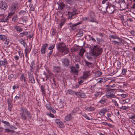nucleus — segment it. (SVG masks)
Returning a JSON list of instances; mask_svg holds the SVG:
<instances>
[{
	"instance_id": "nucleus-48",
	"label": "nucleus",
	"mask_w": 135,
	"mask_h": 135,
	"mask_svg": "<svg viewBox=\"0 0 135 135\" xmlns=\"http://www.w3.org/2000/svg\"><path fill=\"white\" fill-rule=\"evenodd\" d=\"M2 123L6 125H7V126H9V124H10L9 123V122H7V121H6L4 120H2Z\"/></svg>"
},
{
	"instance_id": "nucleus-41",
	"label": "nucleus",
	"mask_w": 135,
	"mask_h": 135,
	"mask_svg": "<svg viewBox=\"0 0 135 135\" xmlns=\"http://www.w3.org/2000/svg\"><path fill=\"white\" fill-rule=\"evenodd\" d=\"M46 114L48 116L52 118H54L55 117L54 115L53 114L49 112L46 113Z\"/></svg>"
},
{
	"instance_id": "nucleus-45",
	"label": "nucleus",
	"mask_w": 135,
	"mask_h": 135,
	"mask_svg": "<svg viewBox=\"0 0 135 135\" xmlns=\"http://www.w3.org/2000/svg\"><path fill=\"white\" fill-rule=\"evenodd\" d=\"M127 71V69H123L122 71L121 74L123 75H125Z\"/></svg>"
},
{
	"instance_id": "nucleus-51",
	"label": "nucleus",
	"mask_w": 135,
	"mask_h": 135,
	"mask_svg": "<svg viewBox=\"0 0 135 135\" xmlns=\"http://www.w3.org/2000/svg\"><path fill=\"white\" fill-rule=\"evenodd\" d=\"M130 100L129 99H127L125 100H123L122 102L123 103V104H125V103H128L130 101Z\"/></svg>"
},
{
	"instance_id": "nucleus-28",
	"label": "nucleus",
	"mask_w": 135,
	"mask_h": 135,
	"mask_svg": "<svg viewBox=\"0 0 135 135\" xmlns=\"http://www.w3.org/2000/svg\"><path fill=\"white\" fill-rule=\"evenodd\" d=\"M19 41L20 42V43L24 47H26V44L23 39H21L19 40Z\"/></svg>"
},
{
	"instance_id": "nucleus-62",
	"label": "nucleus",
	"mask_w": 135,
	"mask_h": 135,
	"mask_svg": "<svg viewBox=\"0 0 135 135\" xmlns=\"http://www.w3.org/2000/svg\"><path fill=\"white\" fill-rule=\"evenodd\" d=\"M58 125L61 128H63L64 127V125L63 123L61 122Z\"/></svg>"
},
{
	"instance_id": "nucleus-33",
	"label": "nucleus",
	"mask_w": 135,
	"mask_h": 135,
	"mask_svg": "<svg viewBox=\"0 0 135 135\" xmlns=\"http://www.w3.org/2000/svg\"><path fill=\"white\" fill-rule=\"evenodd\" d=\"M129 108V106H122L119 107V109H120L122 110H126L127 109Z\"/></svg>"
},
{
	"instance_id": "nucleus-27",
	"label": "nucleus",
	"mask_w": 135,
	"mask_h": 135,
	"mask_svg": "<svg viewBox=\"0 0 135 135\" xmlns=\"http://www.w3.org/2000/svg\"><path fill=\"white\" fill-rule=\"evenodd\" d=\"M29 79L31 83H35V81L33 76L29 77Z\"/></svg>"
},
{
	"instance_id": "nucleus-9",
	"label": "nucleus",
	"mask_w": 135,
	"mask_h": 135,
	"mask_svg": "<svg viewBox=\"0 0 135 135\" xmlns=\"http://www.w3.org/2000/svg\"><path fill=\"white\" fill-rule=\"evenodd\" d=\"M48 46V44L47 43L44 44L41 46V52L42 54H45L47 49Z\"/></svg>"
},
{
	"instance_id": "nucleus-2",
	"label": "nucleus",
	"mask_w": 135,
	"mask_h": 135,
	"mask_svg": "<svg viewBox=\"0 0 135 135\" xmlns=\"http://www.w3.org/2000/svg\"><path fill=\"white\" fill-rule=\"evenodd\" d=\"M102 52V49L97 45L94 47L91 55L93 56H97L101 54Z\"/></svg>"
},
{
	"instance_id": "nucleus-52",
	"label": "nucleus",
	"mask_w": 135,
	"mask_h": 135,
	"mask_svg": "<svg viewBox=\"0 0 135 135\" xmlns=\"http://www.w3.org/2000/svg\"><path fill=\"white\" fill-rule=\"evenodd\" d=\"M86 64L89 67H92L93 66V64L91 63L86 62Z\"/></svg>"
},
{
	"instance_id": "nucleus-58",
	"label": "nucleus",
	"mask_w": 135,
	"mask_h": 135,
	"mask_svg": "<svg viewBox=\"0 0 135 135\" xmlns=\"http://www.w3.org/2000/svg\"><path fill=\"white\" fill-rule=\"evenodd\" d=\"M56 33V30L55 29L53 28L52 29V34L53 35H55Z\"/></svg>"
},
{
	"instance_id": "nucleus-17",
	"label": "nucleus",
	"mask_w": 135,
	"mask_h": 135,
	"mask_svg": "<svg viewBox=\"0 0 135 135\" xmlns=\"http://www.w3.org/2000/svg\"><path fill=\"white\" fill-rule=\"evenodd\" d=\"M114 89H109L108 90L106 91V95L107 97H108V94L109 95L112 94L113 93H115V92L114 91Z\"/></svg>"
},
{
	"instance_id": "nucleus-21",
	"label": "nucleus",
	"mask_w": 135,
	"mask_h": 135,
	"mask_svg": "<svg viewBox=\"0 0 135 135\" xmlns=\"http://www.w3.org/2000/svg\"><path fill=\"white\" fill-rule=\"evenodd\" d=\"M71 71L74 74H77L78 73V70L75 67H73L71 68Z\"/></svg>"
},
{
	"instance_id": "nucleus-1",
	"label": "nucleus",
	"mask_w": 135,
	"mask_h": 135,
	"mask_svg": "<svg viewBox=\"0 0 135 135\" xmlns=\"http://www.w3.org/2000/svg\"><path fill=\"white\" fill-rule=\"evenodd\" d=\"M57 46V49L63 55L69 53V49L64 43L60 42Z\"/></svg>"
},
{
	"instance_id": "nucleus-31",
	"label": "nucleus",
	"mask_w": 135,
	"mask_h": 135,
	"mask_svg": "<svg viewBox=\"0 0 135 135\" xmlns=\"http://www.w3.org/2000/svg\"><path fill=\"white\" fill-rule=\"evenodd\" d=\"M20 79L22 81H23L25 82L26 81V79L23 74H22L21 75V76L20 78Z\"/></svg>"
},
{
	"instance_id": "nucleus-42",
	"label": "nucleus",
	"mask_w": 135,
	"mask_h": 135,
	"mask_svg": "<svg viewBox=\"0 0 135 135\" xmlns=\"http://www.w3.org/2000/svg\"><path fill=\"white\" fill-rule=\"evenodd\" d=\"M80 23L79 22L75 24H72L71 23H69V25L70 26V27L75 26L80 24Z\"/></svg>"
},
{
	"instance_id": "nucleus-25",
	"label": "nucleus",
	"mask_w": 135,
	"mask_h": 135,
	"mask_svg": "<svg viewBox=\"0 0 135 135\" xmlns=\"http://www.w3.org/2000/svg\"><path fill=\"white\" fill-rule=\"evenodd\" d=\"M66 22V19L65 18L63 19L60 23V28H61L62 26Z\"/></svg>"
},
{
	"instance_id": "nucleus-15",
	"label": "nucleus",
	"mask_w": 135,
	"mask_h": 135,
	"mask_svg": "<svg viewBox=\"0 0 135 135\" xmlns=\"http://www.w3.org/2000/svg\"><path fill=\"white\" fill-rule=\"evenodd\" d=\"M85 109L87 111H92L95 110V108L91 106L86 107L85 108Z\"/></svg>"
},
{
	"instance_id": "nucleus-59",
	"label": "nucleus",
	"mask_w": 135,
	"mask_h": 135,
	"mask_svg": "<svg viewBox=\"0 0 135 135\" xmlns=\"http://www.w3.org/2000/svg\"><path fill=\"white\" fill-rule=\"evenodd\" d=\"M29 7L31 10L33 11L34 10L33 6V4H30Z\"/></svg>"
},
{
	"instance_id": "nucleus-24",
	"label": "nucleus",
	"mask_w": 135,
	"mask_h": 135,
	"mask_svg": "<svg viewBox=\"0 0 135 135\" xmlns=\"http://www.w3.org/2000/svg\"><path fill=\"white\" fill-rule=\"evenodd\" d=\"M105 81V79L104 78H100L98 79L97 82L99 83H101L104 82Z\"/></svg>"
},
{
	"instance_id": "nucleus-60",
	"label": "nucleus",
	"mask_w": 135,
	"mask_h": 135,
	"mask_svg": "<svg viewBox=\"0 0 135 135\" xmlns=\"http://www.w3.org/2000/svg\"><path fill=\"white\" fill-rule=\"evenodd\" d=\"M76 113V112H75L74 110H72L70 113L69 114L70 115L72 116V117H73V115H75Z\"/></svg>"
},
{
	"instance_id": "nucleus-56",
	"label": "nucleus",
	"mask_w": 135,
	"mask_h": 135,
	"mask_svg": "<svg viewBox=\"0 0 135 135\" xmlns=\"http://www.w3.org/2000/svg\"><path fill=\"white\" fill-rule=\"evenodd\" d=\"M26 12L23 10L21 11L19 13V14L20 15H24L26 13Z\"/></svg>"
},
{
	"instance_id": "nucleus-50",
	"label": "nucleus",
	"mask_w": 135,
	"mask_h": 135,
	"mask_svg": "<svg viewBox=\"0 0 135 135\" xmlns=\"http://www.w3.org/2000/svg\"><path fill=\"white\" fill-rule=\"evenodd\" d=\"M122 24L124 26H127L128 25V23L127 21H125L122 22Z\"/></svg>"
},
{
	"instance_id": "nucleus-44",
	"label": "nucleus",
	"mask_w": 135,
	"mask_h": 135,
	"mask_svg": "<svg viewBox=\"0 0 135 135\" xmlns=\"http://www.w3.org/2000/svg\"><path fill=\"white\" fill-rule=\"evenodd\" d=\"M55 44H52L48 48V49L49 50H52L55 47Z\"/></svg>"
},
{
	"instance_id": "nucleus-57",
	"label": "nucleus",
	"mask_w": 135,
	"mask_h": 135,
	"mask_svg": "<svg viewBox=\"0 0 135 135\" xmlns=\"http://www.w3.org/2000/svg\"><path fill=\"white\" fill-rule=\"evenodd\" d=\"M12 108V104H8V109L9 111H11V109Z\"/></svg>"
},
{
	"instance_id": "nucleus-64",
	"label": "nucleus",
	"mask_w": 135,
	"mask_h": 135,
	"mask_svg": "<svg viewBox=\"0 0 135 135\" xmlns=\"http://www.w3.org/2000/svg\"><path fill=\"white\" fill-rule=\"evenodd\" d=\"M7 102L8 104H11L12 101L10 98H8L7 99Z\"/></svg>"
},
{
	"instance_id": "nucleus-39",
	"label": "nucleus",
	"mask_w": 135,
	"mask_h": 135,
	"mask_svg": "<svg viewBox=\"0 0 135 135\" xmlns=\"http://www.w3.org/2000/svg\"><path fill=\"white\" fill-rule=\"evenodd\" d=\"M6 38V36L3 35H0V39L1 40L4 41Z\"/></svg>"
},
{
	"instance_id": "nucleus-12",
	"label": "nucleus",
	"mask_w": 135,
	"mask_h": 135,
	"mask_svg": "<svg viewBox=\"0 0 135 135\" xmlns=\"http://www.w3.org/2000/svg\"><path fill=\"white\" fill-rule=\"evenodd\" d=\"M7 64L8 62L6 58H4L3 60L0 61V65L1 66L6 67Z\"/></svg>"
},
{
	"instance_id": "nucleus-30",
	"label": "nucleus",
	"mask_w": 135,
	"mask_h": 135,
	"mask_svg": "<svg viewBox=\"0 0 135 135\" xmlns=\"http://www.w3.org/2000/svg\"><path fill=\"white\" fill-rule=\"evenodd\" d=\"M18 17L17 15H15L12 18V20L13 21L15 22H16L17 21Z\"/></svg>"
},
{
	"instance_id": "nucleus-29",
	"label": "nucleus",
	"mask_w": 135,
	"mask_h": 135,
	"mask_svg": "<svg viewBox=\"0 0 135 135\" xmlns=\"http://www.w3.org/2000/svg\"><path fill=\"white\" fill-rule=\"evenodd\" d=\"M54 71L55 72H60V69L59 67H54Z\"/></svg>"
},
{
	"instance_id": "nucleus-11",
	"label": "nucleus",
	"mask_w": 135,
	"mask_h": 135,
	"mask_svg": "<svg viewBox=\"0 0 135 135\" xmlns=\"http://www.w3.org/2000/svg\"><path fill=\"white\" fill-rule=\"evenodd\" d=\"M62 65L65 66H68L69 65V61L67 58L62 59Z\"/></svg>"
},
{
	"instance_id": "nucleus-8",
	"label": "nucleus",
	"mask_w": 135,
	"mask_h": 135,
	"mask_svg": "<svg viewBox=\"0 0 135 135\" xmlns=\"http://www.w3.org/2000/svg\"><path fill=\"white\" fill-rule=\"evenodd\" d=\"M75 95L80 98H86V97L85 94L81 91H80L79 92H76Z\"/></svg>"
},
{
	"instance_id": "nucleus-34",
	"label": "nucleus",
	"mask_w": 135,
	"mask_h": 135,
	"mask_svg": "<svg viewBox=\"0 0 135 135\" xmlns=\"http://www.w3.org/2000/svg\"><path fill=\"white\" fill-rule=\"evenodd\" d=\"M8 20V18L7 17L3 18H1V20H0V22H5L7 21Z\"/></svg>"
},
{
	"instance_id": "nucleus-14",
	"label": "nucleus",
	"mask_w": 135,
	"mask_h": 135,
	"mask_svg": "<svg viewBox=\"0 0 135 135\" xmlns=\"http://www.w3.org/2000/svg\"><path fill=\"white\" fill-rule=\"evenodd\" d=\"M107 108H103L99 111V114L101 115H103L107 112Z\"/></svg>"
},
{
	"instance_id": "nucleus-37",
	"label": "nucleus",
	"mask_w": 135,
	"mask_h": 135,
	"mask_svg": "<svg viewBox=\"0 0 135 135\" xmlns=\"http://www.w3.org/2000/svg\"><path fill=\"white\" fill-rule=\"evenodd\" d=\"M14 76V75L12 74H11L8 76V79L10 81H12L13 79Z\"/></svg>"
},
{
	"instance_id": "nucleus-55",
	"label": "nucleus",
	"mask_w": 135,
	"mask_h": 135,
	"mask_svg": "<svg viewBox=\"0 0 135 135\" xmlns=\"http://www.w3.org/2000/svg\"><path fill=\"white\" fill-rule=\"evenodd\" d=\"M83 32L82 31H81L79 32V33H78L77 35L79 37L83 35Z\"/></svg>"
},
{
	"instance_id": "nucleus-13",
	"label": "nucleus",
	"mask_w": 135,
	"mask_h": 135,
	"mask_svg": "<svg viewBox=\"0 0 135 135\" xmlns=\"http://www.w3.org/2000/svg\"><path fill=\"white\" fill-rule=\"evenodd\" d=\"M90 75V74L89 71H86L83 73V74L82 77V78L83 79H85Z\"/></svg>"
},
{
	"instance_id": "nucleus-54",
	"label": "nucleus",
	"mask_w": 135,
	"mask_h": 135,
	"mask_svg": "<svg viewBox=\"0 0 135 135\" xmlns=\"http://www.w3.org/2000/svg\"><path fill=\"white\" fill-rule=\"evenodd\" d=\"M5 131L7 133H9V132H13V131L10 130L8 129H5Z\"/></svg>"
},
{
	"instance_id": "nucleus-20",
	"label": "nucleus",
	"mask_w": 135,
	"mask_h": 135,
	"mask_svg": "<svg viewBox=\"0 0 135 135\" xmlns=\"http://www.w3.org/2000/svg\"><path fill=\"white\" fill-rule=\"evenodd\" d=\"M14 28L16 30V31H18L20 32L22 31L23 30L22 28L18 26H15Z\"/></svg>"
},
{
	"instance_id": "nucleus-46",
	"label": "nucleus",
	"mask_w": 135,
	"mask_h": 135,
	"mask_svg": "<svg viewBox=\"0 0 135 135\" xmlns=\"http://www.w3.org/2000/svg\"><path fill=\"white\" fill-rule=\"evenodd\" d=\"M66 2L70 4H72L73 3V0H66Z\"/></svg>"
},
{
	"instance_id": "nucleus-36",
	"label": "nucleus",
	"mask_w": 135,
	"mask_h": 135,
	"mask_svg": "<svg viewBox=\"0 0 135 135\" xmlns=\"http://www.w3.org/2000/svg\"><path fill=\"white\" fill-rule=\"evenodd\" d=\"M40 87L41 89V91L43 94H45V86L44 85H41Z\"/></svg>"
},
{
	"instance_id": "nucleus-6",
	"label": "nucleus",
	"mask_w": 135,
	"mask_h": 135,
	"mask_svg": "<svg viewBox=\"0 0 135 135\" xmlns=\"http://www.w3.org/2000/svg\"><path fill=\"white\" fill-rule=\"evenodd\" d=\"M115 6L114 5H112L109 6H107L106 7L107 12L110 13H113L115 9Z\"/></svg>"
},
{
	"instance_id": "nucleus-35",
	"label": "nucleus",
	"mask_w": 135,
	"mask_h": 135,
	"mask_svg": "<svg viewBox=\"0 0 135 135\" xmlns=\"http://www.w3.org/2000/svg\"><path fill=\"white\" fill-rule=\"evenodd\" d=\"M86 119L88 120H90V119L89 118V117L85 113H82L81 114Z\"/></svg>"
},
{
	"instance_id": "nucleus-32",
	"label": "nucleus",
	"mask_w": 135,
	"mask_h": 135,
	"mask_svg": "<svg viewBox=\"0 0 135 135\" xmlns=\"http://www.w3.org/2000/svg\"><path fill=\"white\" fill-rule=\"evenodd\" d=\"M28 34V32L26 31L23 32L22 33H20L19 35L20 36L22 37L24 36L27 35Z\"/></svg>"
},
{
	"instance_id": "nucleus-40",
	"label": "nucleus",
	"mask_w": 135,
	"mask_h": 135,
	"mask_svg": "<svg viewBox=\"0 0 135 135\" xmlns=\"http://www.w3.org/2000/svg\"><path fill=\"white\" fill-rule=\"evenodd\" d=\"M102 73L100 71H98L96 72L95 73V76L97 77H98L102 75Z\"/></svg>"
},
{
	"instance_id": "nucleus-16",
	"label": "nucleus",
	"mask_w": 135,
	"mask_h": 135,
	"mask_svg": "<svg viewBox=\"0 0 135 135\" xmlns=\"http://www.w3.org/2000/svg\"><path fill=\"white\" fill-rule=\"evenodd\" d=\"M73 117L70 114H69L65 117V120L67 121H69L72 119Z\"/></svg>"
},
{
	"instance_id": "nucleus-4",
	"label": "nucleus",
	"mask_w": 135,
	"mask_h": 135,
	"mask_svg": "<svg viewBox=\"0 0 135 135\" xmlns=\"http://www.w3.org/2000/svg\"><path fill=\"white\" fill-rule=\"evenodd\" d=\"M21 111L20 113V115H21V118L23 120H25L26 119V118L25 115V114L27 115V116L30 118L31 117V115L30 113L26 109L22 108L21 109Z\"/></svg>"
},
{
	"instance_id": "nucleus-38",
	"label": "nucleus",
	"mask_w": 135,
	"mask_h": 135,
	"mask_svg": "<svg viewBox=\"0 0 135 135\" xmlns=\"http://www.w3.org/2000/svg\"><path fill=\"white\" fill-rule=\"evenodd\" d=\"M20 23L23 24L24 23H26V20L24 19L22 17L20 18Z\"/></svg>"
},
{
	"instance_id": "nucleus-19",
	"label": "nucleus",
	"mask_w": 135,
	"mask_h": 135,
	"mask_svg": "<svg viewBox=\"0 0 135 135\" xmlns=\"http://www.w3.org/2000/svg\"><path fill=\"white\" fill-rule=\"evenodd\" d=\"M102 94V93L100 91L96 92L94 95V96H95V97H94V99H97L98 97L100 96Z\"/></svg>"
},
{
	"instance_id": "nucleus-18",
	"label": "nucleus",
	"mask_w": 135,
	"mask_h": 135,
	"mask_svg": "<svg viewBox=\"0 0 135 135\" xmlns=\"http://www.w3.org/2000/svg\"><path fill=\"white\" fill-rule=\"evenodd\" d=\"M107 98L104 97H103L99 101V102L101 104L105 105V104L107 102Z\"/></svg>"
},
{
	"instance_id": "nucleus-10",
	"label": "nucleus",
	"mask_w": 135,
	"mask_h": 135,
	"mask_svg": "<svg viewBox=\"0 0 135 135\" xmlns=\"http://www.w3.org/2000/svg\"><path fill=\"white\" fill-rule=\"evenodd\" d=\"M7 7V5L5 1H0V8L3 9L5 10Z\"/></svg>"
},
{
	"instance_id": "nucleus-7",
	"label": "nucleus",
	"mask_w": 135,
	"mask_h": 135,
	"mask_svg": "<svg viewBox=\"0 0 135 135\" xmlns=\"http://www.w3.org/2000/svg\"><path fill=\"white\" fill-rule=\"evenodd\" d=\"M76 11L77 9L74 8L73 12L68 11V13L67 14V15L68 16V19H69L70 18L71 19H72L73 16L76 14Z\"/></svg>"
},
{
	"instance_id": "nucleus-61",
	"label": "nucleus",
	"mask_w": 135,
	"mask_h": 135,
	"mask_svg": "<svg viewBox=\"0 0 135 135\" xmlns=\"http://www.w3.org/2000/svg\"><path fill=\"white\" fill-rule=\"evenodd\" d=\"M9 41H10L9 39H6V40L5 41L4 44L6 45H7L8 44Z\"/></svg>"
},
{
	"instance_id": "nucleus-22",
	"label": "nucleus",
	"mask_w": 135,
	"mask_h": 135,
	"mask_svg": "<svg viewBox=\"0 0 135 135\" xmlns=\"http://www.w3.org/2000/svg\"><path fill=\"white\" fill-rule=\"evenodd\" d=\"M75 93L74 91H73L71 89H69L68 90L67 93L69 94L73 95L75 94Z\"/></svg>"
},
{
	"instance_id": "nucleus-43",
	"label": "nucleus",
	"mask_w": 135,
	"mask_h": 135,
	"mask_svg": "<svg viewBox=\"0 0 135 135\" xmlns=\"http://www.w3.org/2000/svg\"><path fill=\"white\" fill-rule=\"evenodd\" d=\"M20 95L18 94V95L16 96L14 98V101L15 102L18 100L20 98Z\"/></svg>"
},
{
	"instance_id": "nucleus-53",
	"label": "nucleus",
	"mask_w": 135,
	"mask_h": 135,
	"mask_svg": "<svg viewBox=\"0 0 135 135\" xmlns=\"http://www.w3.org/2000/svg\"><path fill=\"white\" fill-rule=\"evenodd\" d=\"M18 53L19 56L21 58H22V57H24V54L21 51H19Z\"/></svg>"
},
{
	"instance_id": "nucleus-5",
	"label": "nucleus",
	"mask_w": 135,
	"mask_h": 135,
	"mask_svg": "<svg viewBox=\"0 0 135 135\" xmlns=\"http://www.w3.org/2000/svg\"><path fill=\"white\" fill-rule=\"evenodd\" d=\"M19 8V5L17 3L14 4H13L10 8L9 11L10 13H9V15H12L15 13L16 9Z\"/></svg>"
},
{
	"instance_id": "nucleus-63",
	"label": "nucleus",
	"mask_w": 135,
	"mask_h": 135,
	"mask_svg": "<svg viewBox=\"0 0 135 135\" xmlns=\"http://www.w3.org/2000/svg\"><path fill=\"white\" fill-rule=\"evenodd\" d=\"M55 122L57 124H58L61 122L60 120L59 119H56L55 120Z\"/></svg>"
},
{
	"instance_id": "nucleus-47",
	"label": "nucleus",
	"mask_w": 135,
	"mask_h": 135,
	"mask_svg": "<svg viewBox=\"0 0 135 135\" xmlns=\"http://www.w3.org/2000/svg\"><path fill=\"white\" fill-rule=\"evenodd\" d=\"M30 50L28 48H26L25 50V54H28L30 52Z\"/></svg>"
},
{
	"instance_id": "nucleus-23",
	"label": "nucleus",
	"mask_w": 135,
	"mask_h": 135,
	"mask_svg": "<svg viewBox=\"0 0 135 135\" xmlns=\"http://www.w3.org/2000/svg\"><path fill=\"white\" fill-rule=\"evenodd\" d=\"M114 93H113V94H109V95L108 94V97H107V98H110L111 99L112 98H115L116 97V96L114 94Z\"/></svg>"
},
{
	"instance_id": "nucleus-26",
	"label": "nucleus",
	"mask_w": 135,
	"mask_h": 135,
	"mask_svg": "<svg viewBox=\"0 0 135 135\" xmlns=\"http://www.w3.org/2000/svg\"><path fill=\"white\" fill-rule=\"evenodd\" d=\"M85 50L82 49H81L80 50L79 55L80 56H83L84 55V53L85 52Z\"/></svg>"
},
{
	"instance_id": "nucleus-3",
	"label": "nucleus",
	"mask_w": 135,
	"mask_h": 135,
	"mask_svg": "<svg viewBox=\"0 0 135 135\" xmlns=\"http://www.w3.org/2000/svg\"><path fill=\"white\" fill-rule=\"evenodd\" d=\"M110 40L111 39H116L118 40V41H117L116 40H114L112 41L115 45H120L121 44L123 41V40L119 36L117 35H110L109 37Z\"/></svg>"
},
{
	"instance_id": "nucleus-49",
	"label": "nucleus",
	"mask_w": 135,
	"mask_h": 135,
	"mask_svg": "<svg viewBox=\"0 0 135 135\" xmlns=\"http://www.w3.org/2000/svg\"><path fill=\"white\" fill-rule=\"evenodd\" d=\"M112 102L114 103V105L116 107H118L119 105L117 103V102L115 100L112 99Z\"/></svg>"
}]
</instances>
